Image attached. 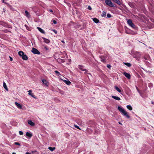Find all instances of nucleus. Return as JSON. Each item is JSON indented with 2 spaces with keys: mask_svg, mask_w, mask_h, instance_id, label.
<instances>
[{
  "mask_svg": "<svg viewBox=\"0 0 154 154\" xmlns=\"http://www.w3.org/2000/svg\"><path fill=\"white\" fill-rule=\"evenodd\" d=\"M118 109L124 116H126L128 119L130 118V116L128 115V112L122 107L119 106Z\"/></svg>",
  "mask_w": 154,
  "mask_h": 154,
  "instance_id": "f257e3e1",
  "label": "nucleus"
},
{
  "mask_svg": "<svg viewBox=\"0 0 154 154\" xmlns=\"http://www.w3.org/2000/svg\"><path fill=\"white\" fill-rule=\"evenodd\" d=\"M133 57L135 58L137 60H139L140 59L141 56V53L137 51H134L131 52Z\"/></svg>",
  "mask_w": 154,
  "mask_h": 154,
  "instance_id": "f03ea898",
  "label": "nucleus"
},
{
  "mask_svg": "<svg viewBox=\"0 0 154 154\" xmlns=\"http://www.w3.org/2000/svg\"><path fill=\"white\" fill-rule=\"evenodd\" d=\"M19 55L22 57L23 60H27L28 58L27 56L24 54V53L22 51H20L18 52Z\"/></svg>",
  "mask_w": 154,
  "mask_h": 154,
  "instance_id": "7ed1b4c3",
  "label": "nucleus"
},
{
  "mask_svg": "<svg viewBox=\"0 0 154 154\" xmlns=\"http://www.w3.org/2000/svg\"><path fill=\"white\" fill-rule=\"evenodd\" d=\"M105 2L108 5L111 7H114V4L112 3L111 0H105Z\"/></svg>",
  "mask_w": 154,
  "mask_h": 154,
  "instance_id": "20e7f679",
  "label": "nucleus"
},
{
  "mask_svg": "<svg viewBox=\"0 0 154 154\" xmlns=\"http://www.w3.org/2000/svg\"><path fill=\"white\" fill-rule=\"evenodd\" d=\"M127 23L131 27L134 29L135 28V26L133 24V23H132L131 20L130 19L128 20L127 21Z\"/></svg>",
  "mask_w": 154,
  "mask_h": 154,
  "instance_id": "39448f33",
  "label": "nucleus"
},
{
  "mask_svg": "<svg viewBox=\"0 0 154 154\" xmlns=\"http://www.w3.org/2000/svg\"><path fill=\"white\" fill-rule=\"evenodd\" d=\"M32 52L35 54H39L40 52L36 49L33 48L32 51Z\"/></svg>",
  "mask_w": 154,
  "mask_h": 154,
  "instance_id": "423d86ee",
  "label": "nucleus"
},
{
  "mask_svg": "<svg viewBox=\"0 0 154 154\" xmlns=\"http://www.w3.org/2000/svg\"><path fill=\"white\" fill-rule=\"evenodd\" d=\"M123 74L128 79H130L131 75L129 74L126 72H124L123 73Z\"/></svg>",
  "mask_w": 154,
  "mask_h": 154,
  "instance_id": "0eeeda50",
  "label": "nucleus"
},
{
  "mask_svg": "<svg viewBox=\"0 0 154 154\" xmlns=\"http://www.w3.org/2000/svg\"><path fill=\"white\" fill-rule=\"evenodd\" d=\"M83 66L81 65H79L78 66V68L82 71H85V73H86L87 71V70L83 68Z\"/></svg>",
  "mask_w": 154,
  "mask_h": 154,
  "instance_id": "6e6552de",
  "label": "nucleus"
},
{
  "mask_svg": "<svg viewBox=\"0 0 154 154\" xmlns=\"http://www.w3.org/2000/svg\"><path fill=\"white\" fill-rule=\"evenodd\" d=\"M15 104L17 107L20 109H21L22 108V106L21 105L18 103L17 102H15Z\"/></svg>",
  "mask_w": 154,
  "mask_h": 154,
  "instance_id": "1a4fd4ad",
  "label": "nucleus"
},
{
  "mask_svg": "<svg viewBox=\"0 0 154 154\" xmlns=\"http://www.w3.org/2000/svg\"><path fill=\"white\" fill-rule=\"evenodd\" d=\"M29 92V95H30L31 96H32V97L34 98H36V97L33 95V94L31 92L32 91L31 90H29L28 91Z\"/></svg>",
  "mask_w": 154,
  "mask_h": 154,
  "instance_id": "9d476101",
  "label": "nucleus"
},
{
  "mask_svg": "<svg viewBox=\"0 0 154 154\" xmlns=\"http://www.w3.org/2000/svg\"><path fill=\"white\" fill-rule=\"evenodd\" d=\"M26 134L27 136L29 138H31L32 136V134L31 132H27Z\"/></svg>",
  "mask_w": 154,
  "mask_h": 154,
  "instance_id": "9b49d317",
  "label": "nucleus"
},
{
  "mask_svg": "<svg viewBox=\"0 0 154 154\" xmlns=\"http://www.w3.org/2000/svg\"><path fill=\"white\" fill-rule=\"evenodd\" d=\"M29 124L32 126H34L35 125V123L33 122L31 120H29L28 122Z\"/></svg>",
  "mask_w": 154,
  "mask_h": 154,
  "instance_id": "f8f14e48",
  "label": "nucleus"
},
{
  "mask_svg": "<svg viewBox=\"0 0 154 154\" xmlns=\"http://www.w3.org/2000/svg\"><path fill=\"white\" fill-rule=\"evenodd\" d=\"M113 2H115L118 5H121L122 4L119 1V0H112Z\"/></svg>",
  "mask_w": 154,
  "mask_h": 154,
  "instance_id": "ddd939ff",
  "label": "nucleus"
},
{
  "mask_svg": "<svg viewBox=\"0 0 154 154\" xmlns=\"http://www.w3.org/2000/svg\"><path fill=\"white\" fill-rule=\"evenodd\" d=\"M63 81L68 85H69L71 84V82L68 80H63Z\"/></svg>",
  "mask_w": 154,
  "mask_h": 154,
  "instance_id": "4468645a",
  "label": "nucleus"
},
{
  "mask_svg": "<svg viewBox=\"0 0 154 154\" xmlns=\"http://www.w3.org/2000/svg\"><path fill=\"white\" fill-rule=\"evenodd\" d=\"M112 97L113 98L118 100H121L120 98L118 96H112Z\"/></svg>",
  "mask_w": 154,
  "mask_h": 154,
  "instance_id": "2eb2a0df",
  "label": "nucleus"
},
{
  "mask_svg": "<svg viewBox=\"0 0 154 154\" xmlns=\"http://www.w3.org/2000/svg\"><path fill=\"white\" fill-rule=\"evenodd\" d=\"M24 15L28 17H30V15L29 13L26 10L25 12Z\"/></svg>",
  "mask_w": 154,
  "mask_h": 154,
  "instance_id": "dca6fc26",
  "label": "nucleus"
},
{
  "mask_svg": "<svg viewBox=\"0 0 154 154\" xmlns=\"http://www.w3.org/2000/svg\"><path fill=\"white\" fill-rule=\"evenodd\" d=\"M127 33L128 34H132V35L136 34L137 33V32H133L132 31H130L129 32H127Z\"/></svg>",
  "mask_w": 154,
  "mask_h": 154,
  "instance_id": "f3484780",
  "label": "nucleus"
},
{
  "mask_svg": "<svg viewBox=\"0 0 154 154\" xmlns=\"http://www.w3.org/2000/svg\"><path fill=\"white\" fill-rule=\"evenodd\" d=\"M37 29L38 30L42 33L43 34L45 33V32L43 29L39 27H37Z\"/></svg>",
  "mask_w": 154,
  "mask_h": 154,
  "instance_id": "a211bd4d",
  "label": "nucleus"
},
{
  "mask_svg": "<svg viewBox=\"0 0 154 154\" xmlns=\"http://www.w3.org/2000/svg\"><path fill=\"white\" fill-rule=\"evenodd\" d=\"M43 39H44V42L46 43H49L50 42V41L47 39H46L44 38H43Z\"/></svg>",
  "mask_w": 154,
  "mask_h": 154,
  "instance_id": "6ab92c4d",
  "label": "nucleus"
},
{
  "mask_svg": "<svg viewBox=\"0 0 154 154\" xmlns=\"http://www.w3.org/2000/svg\"><path fill=\"white\" fill-rule=\"evenodd\" d=\"M115 88L119 92L121 93V90L117 86H115Z\"/></svg>",
  "mask_w": 154,
  "mask_h": 154,
  "instance_id": "aec40b11",
  "label": "nucleus"
},
{
  "mask_svg": "<svg viewBox=\"0 0 154 154\" xmlns=\"http://www.w3.org/2000/svg\"><path fill=\"white\" fill-rule=\"evenodd\" d=\"M126 107H127V108L129 110H132V108L131 106L129 105H128Z\"/></svg>",
  "mask_w": 154,
  "mask_h": 154,
  "instance_id": "412c9836",
  "label": "nucleus"
},
{
  "mask_svg": "<svg viewBox=\"0 0 154 154\" xmlns=\"http://www.w3.org/2000/svg\"><path fill=\"white\" fill-rule=\"evenodd\" d=\"M3 86L4 87V88L7 91H8V88H7V85H6V83L5 82H4L3 83Z\"/></svg>",
  "mask_w": 154,
  "mask_h": 154,
  "instance_id": "4be33fe9",
  "label": "nucleus"
},
{
  "mask_svg": "<svg viewBox=\"0 0 154 154\" xmlns=\"http://www.w3.org/2000/svg\"><path fill=\"white\" fill-rule=\"evenodd\" d=\"M93 21L96 23H97L99 21V20L98 19L95 18H93Z\"/></svg>",
  "mask_w": 154,
  "mask_h": 154,
  "instance_id": "5701e85b",
  "label": "nucleus"
},
{
  "mask_svg": "<svg viewBox=\"0 0 154 154\" xmlns=\"http://www.w3.org/2000/svg\"><path fill=\"white\" fill-rule=\"evenodd\" d=\"M42 82L43 83L45 84V85H48V82L46 80H44V79H43V80H42Z\"/></svg>",
  "mask_w": 154,
  "mask_h": 154,
  "instance_id": "b1692460",
  "label": "nucleus"
},
{
  "mask_svg": "<svg viewBox=\"0 0 154 154\" xmlns=\"http://www.w3.org/2000/svg\"><path fill=\"white\" fill-rule=\"evenodd\" d=\"M124 64L127 66L128 67H130L131 66V64L129 63H124Z\"/></svg>",
  "mask_w": 154,
  "mask_h": 154,
  "instance_id": "393cba45",
  "label": "nucleus"
},
{
  "mask_svg": "<svg viewBox=\"0 0 154 154\" xmlns=\"http://www.w3.org/2000/svg\"><path fill=\"white\" fill-rule=\"evenodd\" d=\"M48 149L50 150L51 151H53L55 149V148L54 147H48Z\"/></svg>",
  "mask_w": 154,
  "mask_h": 154,
  "instance_id": "a878e982",
  "label": "nucleus"
},
{
  "mask_svg": "<svg viewBox=\"0 0 154 154\" xmlns=\"http://www.w3.org/2000/svg\"><path fill=\"white\" fill-rule=\"evenodd\" d=\"M106 13L104 11H103V13L101 14V16L102 17H105L106 16Z\"/></svg>",
  "mask_w": 154,
  "mask_h": 154,
  "instance_id": "bb28decb",
  "label": "nucleus"
},
{
  "mask_svg": "<svg viewBox=\"0 0 154 154\" xmlns=\"http://www.w3.org/2000/svg\"><path fill=\"white\" fill-rule=\"evenodd\" d=\"M25 26L26 27V29L27 30H30V28H29V27L27 25H25Z\"/></svg>",
  "mask_w": 154,
  "mask_h": 154,
  "instance_id": "cd10ccee",
  "label": "nucleus"
},
{
  "mask_svg": "<svg viewBox=\"0 0 154 154\" xmlns=\"http://www.w3.org/2000/svg\"><path fill=\"white\" fill-rule=\"evenodd\" d=\"M54 72L57 73V74L58 75H60V73L59 72H58V71H57V70H55V71Z\"/></svg>",
  "mask_w": 154,
  "mask_h": 154,
  "instance_id": "c85d7f7f",
  "label": "nucleus"
},
{
  "mask_svg": "<svg viewBox=\"0 0 154 154\" xmlns=\"http://www.w3.org/2000/svg\"><path fill=\"white\" fill-rule=\"evenodd\" d=\"M74 127L76 128H77V129H80V128H79V126H78L77 125H74Z\"/></svg>",
  "mask_w": 154,
  "mask_h": 154,
  "instance_id": "c756f323",
  "label": "nucleus"
},
{
  "mask_svg": "<svg viewBox=\"0 0 154 154\" xmlns=\"http://www.w3.org/2000/svg\"><path fill=\"white\" fill-rule=\"evenodd\" d=\"M19 133L20 135H22L23 134V132L22 131H19Z\"/></svg>",
  "mask_w": 154,
  "mask_h": 154,
  "instance_id": "7c9ffc66",
  "label": "nucleus"
},
{
  "mask_svg": "<svg viewBox=\"0 0 154 154\" xmlns=\"http://www.w3.org/2000/svg\"><path fill=\"white\" fill-rule=\"evenodd\" d=\"M14 143L15 145H19V146H20V144L19 143H18L17 142Z\"/></svg>",
  "mask_w": 154,
  "mask_h": 154,
  "instance_id": "2f4dec72",
  "label": "nucleus"
},
{
  "mask_svg": "<svg viewBox=\"0 0 154 154\" xmlns=\"http://www.w3.org/2000/svg\"><path fill=\"white\" fill-rule=\"evenodd\" d=\"M107 17L108 18H110L111 17V15L109 14H107Z\"/></svg>",
  "mask_w": 154,
  "mask_h": 154,
  "instance_id": "473e14b6",
  "label": "nucleus"
},
{
  "mask_svg": "<svg viewBox=\"0 0 154 154\" xmlns=\"http://www.w3.org/2000/svg\"><path fill=\"white\" fill-rule=\"evenodd\" d=\"M4 22L2 21H0V25H3Z\"/></svg>",
  "mask_w": 154,
  "mask_h": 154,
  "instance_id": "72a5a7b5",
  "label": "nucleus"
},
{
  "mask_svg": "<svg viewBox=\"0 0 154 154\" xmlns=\"http://www.w3.org/2000/svg\"><path fill=\"white\" fill-rule=\"evenodd\" d=\"M53 32H54V33H55V34H56L57 33V31L56 30H55V29H53Z\"/></svg>",
  "mask_w": 154,
  "mask_h": 154,
  "instance_id": "f704fd0d",
  "label": "nucleus"
},
{
  "mask_svg": "<svg viewBox=\"0 0 154 154\" xmlns=\"http://www.w3.org/2000/svg\"><path fill=\"white\" fill-rule=\"evenodd\" d=\"M107 67L108 68H109H109H110V67H111V66L110 65H109V64L107 65Z\"/></svg>",
  "mask_w": 154,
  "mask_h": 154,
  "instance_id": "c9c22d12",
  "label": "nucleus"
},
{
  "mask_svg": "<svg viewBox=\"0 0 154 154\" xmlns=\"http://www.w3.org/2000/svg\"><path fill=\"white\" fill-rule=\"evenodd\" d=\"M53 23L54 24H56L57 23V22L55 20H54L53 21Z\"/></svg>",
  "mask_w": 154,
  "mask_h": 154,
  "instance_id": "e433bc0d",
  "label": "nucleus"
},
{
  "mask_svg": "<svg viewBox=\"0 0 154 154\" xmlns=\"http://www.w3.org/2000/svg\"><path fill=\"white\" fill-rule=\"evenodd\" d=\"M88 9H89V10H91V7L90 6H88Z\"/></svg>",
  "mask_w": 154,
  "mask_h": 154,
  "instance_id": "4c0bfd02",
  "label": "nucleus"
},
{
  "mask_svg": "<svg viewBox=\"0 0 154 154\" xmlns=\"http://www.w3.org/2000/svg\"><path fill=\"white\" fill-rule=\"evenodd\" d=\"M10 60L11 61H12L13 60L12 58L11 57H10Z\"/></svg>",
  "mask_w": 154,
  "mask_h": 154,
  "instance_id": "58836bf2",
  "label": "nucleus"
},
{
  "mask_svg": "<svg viewBox=\"0 0 154 154\" xmlns=\"http://www.w3.org/2000/svg\"><path fill=\"white\" fill-rule=\"evenodd\" d=\"M26 154H31V153H29V152H27L26 153Z\"/></svg>",
  "mask_w": 154,
  "mask_h": 154,
  "instance_id": "ea45409f",
  "label": "nucleus"
},
{
  "mask_svg": "<svg viewBox=\"0 0 154 154\" xmlns=\"http://www.w3.org/2000/svg\"><path fill=\"white\" fill-rule=\"evenodd\" d=\"M101 61H103V62H104V59H102V60H101Z\"/></svg>",
  "mask_w": 154,
  "mask_h": 154,
  "instance_id": "a19ab883",
  "label": "nucleus"
},
{
  "mask_svg": "<svg viewBox=\"0 0 154 154\" xmlns=\"http://www.w3.org/2000/svg\"><path fill=\"white\" fill-rule=\"evenodd\" d=\"M63 43H64V41L63 40H62L61 41Z\"/></svg>",
  "mask_w": 154,
  "mask_h": 154,
  "instance_id": "79ce46f5",
  "label": "nucleus"
},
{
  "mask_svg": "<svg viewBox=\"0 0 154 154\" xmlns=\"http://www.w3.org/2000/svg\"><path fill=\"white\" fill-rule=\"evenodd\" d=\"M50 11L51 12H53V10H50Z\"/></svg>",
  "mask_w": 154,
  "mask_h": 154,
  "instance_id": "37998d69",
  "label": "nucleus"
},
{
  "mask_svg": "<svg viewBox=\"0 0 154 154\" xmlns=\"http://www.w3.org/2000/svg\"><path fill=\"white\" fill-rule=\"evenodd\" d=\"M137 88V90L138 91H138V89L137 88H137Z\"/></svg>",
  "mask_w": 154,
  "mask_h": 154,
  "instance_id": "c03bdc74",
  "label": "nucleus"
},
{
  "mask_svg": "<svg viewBox=\"0 0 154 154\" xmlns=\"http://www.w3.org/2000/svg\"><path fill=\"white\" fill-rule=\"evenodd\" d=\"M12 154H16V153L14 152H13Z\"/></svg>",
  "mask_w": 154,
  "mask_h": 154,
  "instance_id": "a18cd8bd",
  "label": "nucleus"
},
{
  "mask_svg": "<svg viewBox=\"0 0 154 154\" xmlns=\"http://www.w3.org/2000/svg\"><path fill=\"white\" fill-rule=\"evenodd\" d=\"M119 124L122 125V123H121L119 122Z\"/></svg>",
  "mask_w": 154,
  "mask_h": 154,
  "instance_id": "49530a36",
  "label": "nucleus"
},
{
  "mask_svg": "<svg viewBox=\"0 0 154 154\" xmlns=\"http://www.w3.org/2000/svg\"><path fill=\"white\" fill-rule=\"evenodd\" d=\"M153 103H154V102H152V103L153 104Z\"/></svg>",
  "mask_w": 154,
  "mask_h": 154,
  "instance_id": "de8ad7c7",
  "label": "nucleus"
},
{
  "mask_svg": "<svg viewBox=\"0 0 154 154\" xmlns=\"http://www.w3.org/2000/svg\"><path fill=\"white\" fill-rule=\"evenodd\" d=\"M112 12H113V11H114L115 10H112Z\"/></svg>",
  "mask_w": 154,
  "mask_h": 154,
  "instance_id": "09e8293b",
  "label": "nucleus"
},
{
  "mask_svg": "<svg viewBox=\"0 0 154 154\" xmlns=\"http://www.w3.org/2000/svg\"><path fill=\"white\" fill-rule=\"evenodd\" d=\"M79 26H78V27H78V28H79Z\"/></svg>",
  "mask_w": 154,
  "mask_h": 154,
  "instance_id": "8fccbe9b",
  "label": "nucleus"
}]
</instances>
